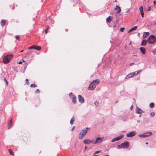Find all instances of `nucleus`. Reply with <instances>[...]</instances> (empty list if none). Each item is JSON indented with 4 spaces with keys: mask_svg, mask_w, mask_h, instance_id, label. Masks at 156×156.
Returning a JSON list of instances; mask_svg holds the SVG:
<instances>
[{
    "mask_svg": "<svg viewBox=\"0 0 156 156\" xmlns=\"http://www.w3.org/2000/svg\"><path fill=\"white\" fill-rule=\"evenodd\" d=\"M9 152L10 154L14 155L13 153L11 150L10 149L9 150Z\"/></svg>",
    "mask_w": 156,
    "mask_h": 156,
    "instance_id": "34",
    "label": "nucleus"
},
{
    "mask_svg": "<svg viewBox=\"0 0 156 156\" xmlns=\"http://www.w3.org/2000/svg\"><path fill=\"white\" fill-rule=\"evenodd\" d=\"M147 40H143L141 43V46H145L146 44V43H147Z\"/></svg>",
    "mask_w": 156,
    "mask_h": 156,
    "instance_id": "21",
    "label": "nucleus"
},
{
    "mask_svg": "<svg viewBox=\"0 0 156 156\" xmlns=\"http://www.w3.org/2000/svg\"><path fill=\"white\" fill-rule=\"evenodd\" d=\"M143 138H145L146 137H147V135H146V134L145 133H144L142 134Z\"/></svg>",
    "mask_w": 156,
    "mask_h": 156,
    "instance_id": "36",
    "label": "nucleus"
},
{
    "mask_svg": "<svg viewBox=\"0 0 156 156\" xmlns=\"http://www.w3.org/2000/svg\"><path fill=\"white\" fill-rule=\"evenodd\" d=\"M12 55H9L5 56L3 58V61L4 63H8L13 57Z\"/></svg>",
    "mask_w": 156,
    "mask_h": 156,
    "instance_id": "1",
    "label": "nucleus"
},
{
    "mask_svg": "<svg viewBox=\"0 0 156 156\" xmlns=\"http://www.w3.org/2000/svg\"><path fill=\"white\" fill-rule=\"evenodd\" d=\"M111 141L112 142H114L113 139H112V140H111Z\"/></svg>",
    "mask_w": 156,
    "mask_h": 156,
    "instance_id": "54",
    "label": "nucleus"
},
{
    "mask_svg": "<svg viewBox=\"0 0 156 156\" xmlns=\"http://www.w3.org/2000/svg\"><path fill=\"white\" fill-rule=\"evenodd\" d=\"M13 125V123L12 122V119H11L10 120V122L8 124V127L9 129H10Z\"/></svg>",
    "mask_w": 156,
    "mask_h": 156,
    "instance_id": "15",
    "label": "nucleus"
},
{
    "mask_svg": "<svg viewBox=\"0 0 156 156\" xmlns=\"http://www.w3.org/2000/svg\"><path fill=\"white\" fill-rule=\"evenodd\" d=\"M29 49H34L37 50H40L41 49V47L40 46L33 45L29 48Z\"/></svg>",
    "mask_w": 156,
    "mask_h": 156,
    "instance_id": "7",
    "label": "nucleus"
},
{
    "mask_svg": "<svg viewBox=\"0 0 156 156\" xmlns=\"http://www.w3.org/2000/svg\"><path fill=\"white\" fill-rule=\"evenodd\" d=\"M101 151H97L95 152V153L94 154V156H98V155H96L97 154L99 153Z\"/></svg>",
    "mask_w": 156,
    "mask_h": 156,
    "instance_id": "29",
    "label": "nucleus"
},
{
    "mask_svg": "<svg viewBox=\"0 0 156 156\" xmlns=\"http://www.w3.org/2000/svg\"><path fill=\"white\" fill-rule=\"evenodd\" d=\"M143 111L140 108L137 107L136 108V113L140 114L143 113Z\"/></svg>",
    "mask_w": 156,
    "mask_h": 156,
    "instance_id": "11",
    "label": "nucleus"
},
{
    "mask_svg": "<svg viewBox=\"0 0 156 156\" xmlns=\"http://www.w3.org/2000/svg\"><path fill=\"white\" fill-rule=\"evenodd\" d=\"M151 7H149L147 11H149L151 10Z\"/></svg>",
    "mask_w": 156,
    "mask_h": 156,
    "instance_id": "46",
    "label": "nucleus"
},
{
    "mask_svg": "<svg viewBox=\"0 0 156 156\" xmlns=\"http://www.w3.org/2000/svg\"><path fill=\"white\" fill-rule=\"evenodd\" d=\"M86 148H87V147H85V149H86Z\"/></svg>",
    "mask_w": 156,
    "mask_h": 156,
    "instance_id": "61",
    "label": "nucleus"
},
{
    "mask_svg": "<svg viewBox=\"0 0 156 156\" xmlns=\"http://www.w3.org/2000/svg\"><path fill=\"white\" fill-rule=\"evenodd\" d=\"M100 81L98 79H97L93 81L91 83L93 82L92 85L94 86V87H96V86L99 83Z\"/></svg>",
    "mask_w": 156,
    "mask_h": 156,
    "instance_id": "9",
    "label": "nucleus"
},
{
    "mask_svg": "<svg viewBox=\"0 0 156 156\" xmlns=\"http://www.w3.org/2000/svg\"><path fill=\"white\" fill-rule=\"evenodd\" d=\"M105 156H109L108 155H106Z\"/></svg>",
    "mask_w": 156,
    "mask_h": 156,
    "instance_id": "60",
    "label": "nucleus"
},
{
    "mask_svg": "<svg viewBox=\"0 0 156 156\" xmlns=\"http://www.w3.org/2000/svg\"><path fill=\"white\" fill-rule=\"evenodd\" d=\"M37 86L36 85H35V84L32 83L30 85V87H34Z\"/></svg>",
    "mask_w": 156,
    "mask_h": 156,
    "instance_id": "31",
    "label": "nucleus"
},
{
    "mask_svg": "<svg viewBox=\"0 0 156 156\" xmlns=\"http://www.w3.org/2000/svg\"><path fill=\"white\" fill-rule=\"evenodd\" d=\"M122 146H121V144L120 145H119L117 146V148L118 149H120V148H122Z\"/></svg>",
    "mask_w": 156,
    "mask_h": 156,
    "instance_id": "35",
    "label": "nucleus"
},
{
    "mask_svg": "<svg viewBox=\"0 0 156 156\" xmlns=\"http://www.w3.org/2000/svg\"><path fill=\"white\" fill-rule=\"evenodd\" d=\"M154 106V103L152 102L150 104V106L151 108H153Z\"/></svg>",
    "mask_w": 156,
    "mask_h": 156,
    "instance_id": "28",
    "label": "nucleus"
},
{
    "mask_svg": "<svg viewBox=\"0 0 156 156\" xmlns=\"http://www.w3.org/2000/svg\"><path fill=\"white\" fill-rule=\"evenodd\" d=\"M128 119V117L126 115H123L121 117V119L124 121H126Z\"/></svg>",
    "mask_w": 156,
    "mask_h": 156,
    "instance_id": "12",
    "label": "nucleus"
},
{
    "mask_svg": "<svg viewBox=\"0 0 156 156\" xmlns=\"http://www.w3.org/2000/svg\"><path fill=\"white\" fill-rule=\"evenodd\" d=\"M137 27L136 26H135L133 27V28L130 29L128 31V33H129L131 32L132 31H133L135 30L136 29Z\"/></svg>",
    "mask_w": 156,
    "mask_h": 156,
    "instance_id": "23",
    "label": "nucleus"
},
{
    "mask_svg": "<svg viewBox=\"0 0 156 156\" xmlns=\"http://www.w3.org/2000/svg\"><path fill=\"white\" fill-rule=\"evenodd\" d=\"M74 127L72 128V131H73V129H74Z\"/></svg>",
    "mask_w": 156,
    "mask_h": 156,
    "instance_id": "56",
    "label": "nucleus"
},
{
    "mask_svg": "<svg viewBox=\"0 0 156 156\" xmlns=\"http://www.w3.org/2000/svg\"><path fill=\"white\" fill-rule=\"evenodd\" d=\"M155 115V113L154 112H152L150 114V116L153 117Z\"/></svg>",
    "mask_w": 156,
    "mask_h": 156,
    "instance_id": "32",
    "label": "nucleus"
},
{
    "mask_svg": "<svg viewBox=\"0 0 156 156\" xmlns=\"http://www.w3.org/2000/svg\"><path fill=\"white\" fill-rule=\"evenodd\" d=\"M119 9L118 10V11H117V13H119L121 11V8H120V7H119L118 5H116L115 6V10H117V9Z\"/></svg>",
    "mask_w": 156,
    "mask_h": 156,
    "instance_id": "16",
    "label": "nucleus"
},
{
    "mask_svg": "<svg viewBox=\"0 0 156 156\" xmlns=\"http://www.w3.org/2000/svg\"><path fill=\"white\" fill-rule=\"evenodd\" d=\"M71 99H72V102L73 103L75 104L76 103V98L75 95H72V98Z\"/></svg>",
    "mask_w": 156,
    "mask_h": 156,
    "instance_id": "13",
    "label": "nucleus"
},
{
    "mask_svg": "<svg viewBox=\"0 0 156 156\" xmlns=\"http://www.w3.org/2000/svg\"><path fill=\"white\" fill-rule=\"evenodd\" d=\"M48 28H49V27H48V28H47V30H48Z\"/></svg>",
    "mask_w": 156,
    "mask_h": 156,
    "instance_id": "64",
    "label": "nucleus"
},
{
    "mask_svg": "<svg viewBox=\"0 0 156 156\" xmlns=\"http://www.w3.org/2000/svg\"><path fill=\"white\" fill-rule=\"evenodd\" d=\"M124 135H121L115 137V140L116 141H118L121 139H122Z\"/></svg>",
    "mask_w": 156,
    "mask_h": 156,
    "instance_id": "18",
    "label": "nucleus"
},
{
    "mask_svg": "<svg viewBox=\"0 0 156 156\" xmlns=\"http://www.w3.org/2000/svg\"><path fill=\"white\" fill-rule=\"evenodd\" d=\"M45 33L46 34H47V33L48 31H47V29H46L45 31Z\"/></svg>",
    "mask_w": 156,
    "mask_h": 156,
    "instance_id": "51",
    "label": "nucleus"
},
{
    "mask_svg": "<svg viewBox=\"0 0 156 156\" xmlns=\"http://www.w3.org/2000/svg\"><path fill=\"white\" fill-rule=\"evenodd\" d=\"M137 122L138 123H140V121L139 120H138L137 121Z\"/></svg>",
    "mask_w": 156,
    "mask_h": 156,
    "instance_id": "50",
    "label": "nucleus"
},
{
    "mask_svg": "<svg viewBox=\"0 0 156 156\" xmlns=\"http://www.w3.org/2000/svg\"><path fill=\"white\" fill-rule=\"evenodd\" d=\"M30 54V53L29 52H27V53H26L25 54L27 55H29Z\"/></svg>",
    "mask_w": 156,
    "mask_h": 156,
    "instance_id": "47",
    "label": "nucleus"
},
{
    "mask_svg": "<svg viewBox=\"0 0 156 156\" xmlns=\"http://www.w3.org/2000/svg\"><path fill=\"white\" fill-rule=\"evenodd\" d=\"M133 76L132 73H131L128 74L126 77L125 79H128L132 77Z\"/></svg>",
    "mask_w": 156,
    "mask_h": 156,
    "instance_id": "22",
    "label": "nucleus"
},
{
    "mask_svg": "<svg viewBox=\"0 0 156 156\" xmlns=\"http://www.w3.org/2000/svg\"><path fill=\"white\" fill-rule=\"evenodd\" d=\"M149 44H153L156 41V39L155 36L153 35H151L147 40Z\"/></svg>",
    "mask_w": 156,
    "mask_h": 156,
    "instance_id": "2",
    "label": "nucleus"
},
{
    "mask_svg": "<svg viewBox=\"0 0 156 156\" xmlns=\"http://www.w3.org/2000/svg\"><path fill=\"white\" fill-rule=\"evenodd\" d=\"M22 63V62L21 61H20L18 62V63L19 64H21Z\"/></svg>",
    "mask_w": 156,
    "mask_h": 156,
    "instance_id": "52",
    "label": "nucleus"
},
{
    "mask_svg": "<svg viewBox=\"0 0 156 156\" xmlns=\"http://www.w3.org/2000/svg\"><path fill=\"white\" fill-rule=\"evenodd\" d=\"M124 28H121L120 29V31L121 32H123L124 31Z\"/></svg>",
    "mask_w": 156,
    "mask_h": 156,
    "instance_id": "41",
    "label": "nucleus"
},
{
    "mask_svg": "<svg viewBox=\"0 0 156 156\" xmlns=\"http://www.w3.org/2000/svg\"><path fill=\"white\" fill-rule=\"evenodd\" d=\"M69 96L70 97V98H72V95H73V93H70L69 94Z\"/></svg>",
    "mask_w": 156,
    "mask_h": 156,
    "instance_id": "39",
    "label": "nucleus"
},
{
    "mask_svg": "<svg viewBox=\"0 0 156 156\" xmlns=\"http://www.w3.org/2000/svg\"><path fill=\"white\" fill-rule=\"evenodd\" d=\"M26 83L28 85L29 84V83L28 82V79H26Z\"/></svg>",
    "mask_w": 156,
    "mask_h": 156,
    "instance_id": "43",
    "label": "nucleus"
},
{
    "mask_svg": "<svg viewBox=\"0 0 156 156\" xmlns=\"http://www.w3.org/2000/svg\"><path fill=\"white\" fill-rule=\"evenodd\" d=\"M103 139V137H98L96 138L95 141L94 143V144H97L99 143L102 142V140Z\"/></svg>",
    "mask_w": 156,
    "mask_h": 156,
    "instance_id": "6",
    "label": "nucleus"
},
{
    "mask_svg": "<svg viewBox=\"0 0 156 156\" xmlns=\"http://www.w3.org/2000/svg\"><path fill=\"white\" fill-rule=\"evenodd\" d=\"M154 25H156V22H155V23H154Z\"/></svg>",
    "mask_w": 156,
    "mask_h": 156,
    "instance_id": "58",
    "label": "nucleus"
},
{
    "mask_svg": "<svg viewBox=\"0 0 156 156\" xmlns=\"http://www.w3.org/2000/svg\"><path fill=\"white\" fill-rule=\"evenodd\" d=\"M113 139V140H114V141H116V140L115 139V138H114Z\"/></svg>",
    "mask_w": 156,
    "mask_h": 156,
    "instance_id": "55",
    "label": "nucleus"
},
{
    "mask_svg": "<svg viewBox=\"0 0 156 156\" xmlns=\"http://www.w3.org/2000/svg\"><path fill=\"white\" fill-rule=\"evenodd\" d=\"M153 52L154 55L156 54V49L153 51Z\"/></svg>",
    "mask_w": 156,
    "mask_h": 156,
    "instance_id": "45",
    "label": "nucleus"
},
{
    "mask_svg": "<svg viewBox=\"0 0 156 156\" xmlns=\"http://www.w3.org/2000/svg\"><path fill=\"white\" fill-rule=\"evenodd\" d=\"M141 71V70H138L132 73L133 76H136L139 74Z\"/></svg>",
    "mask_w": 156,
    "mask_h": 156,
    "instance_id": "14",
    "label": "nucleus"
},
{
    "mask_svg": "<svg viewBox=\"0 0 156 156\" xmlns=\"http://www.w3.org/2000/svg\"><path fill=\"white\" fill-rule=\"evenodd\" d=\"M99 104V102L97 101H95L94 104L96 106H98Z\"/></svg>",
    "mask_w": 156,
    "mask_h": 156,
    "instance_id": "33",
    "label": "nucleus"
},
{
    "mask_svg": "<svg viewBox=\"0 0 156 156\" xmlns=\"http://www.w3.org/2000/svg\"><path fill=\"white\" fill-rule=\"evenodd\" d=\"M75 118L74 117H73L70 121V124H71V125H73V122H74L75 121Z\"/></svg>",
    "mask_w": 156,
    "mask_h": 156,
    "instance_id": "25",
    "label": "nucleus"
},
{
    "mask_svg": "<svg viewBox=\"0 0 156 156\" xmlns=\"http://www.w3.org/2000/svg\"><path fill=\"white\" fill-rule=\"evenodd\" d=\"M15 38H16V39L19 40L20 38V37L18 35H16V36H15Z\"/></svg>",
    "mask_w": 156,
    "mask_h": 156,
    "instance_id": "38",
    "label": "nucleus"
},
{
    "mask_svg": "<svg viewBox=\"0 0 156 156\" xmlns=\"http://www.w3.org/2000/svg\"><path fill=\"white\" fill-rule=\"evenodd\" d=\"M138 136L140 137H142L143 138V136H142V134H140V135H139Z\"/></svg>",
    "mask_w": 156,
    "mask_h": 156,
    "instance_id": "48",
    "label": "nucleus"
},
{
    "mask_svg": "<svg viewBox=\"0 0 156 156\" xmlns=\"http://www.w3.org/2000/svg\"><path fill=\"white\" fill-rule=\"evenodd\" d=\"M23 62H25V61L24 60H23Z\"/></svg>",
    "mask_w": 156,
    "mask_h": 156,
    "instance_id": "62",
    "label": "nucleus"
},
{
    "mask_svg": "<svg viewBox=\"0 0 156 156\" xmlns=\"http://www.w3.org/2000/svg\"><path fill=\"white\" fill-rule=\"evenodd\" d=\"M40 90L39 89H37L35 91V92L36 93H38L39 92H40Z\"/></svg>",
    "mask_w": 156,
    "mask_h": 156,
    "instance_id": "42",
    "label": "nucleus"
},
{
    "mask_svg": "<svg viewBox=\"0 0 156 156\" xmlns=\"http://www.w3.org/2000/svg\"><path fill=\"white\" fill-rule=\"evenodd\" d=\"M140 50L141 52H142V53L144 54L146 52V50L145 48L144 47H140Z\"/></svg>",
    "mask_w": 156,
    "mask_h": 156,
    "instance_id": "19",
    "label": "nucleus"
},
{
    "mask_svg": "<svg viewBox=\"0 0 156 156\" xmlns=\"http://www.w3.org/2000/svg\"><path fill=\"white\" fill-rule=\"evenodd\" d=\"M149 33L148 32H144L143 35V37L144 38L146 37L147 36L149 35Z\"/></svg>",
    "mask_w": 156,
    "mask_h": 156,
    "instance_id": "26",
    "label": "nucleus"
},
{
    "mask_svg": "<svg viewBox=\"0 0 156 156\" xmlns=\"http://www.w3.org/2000/svg\"><path fill=\"white\" fill-rule=\"evenodd\" d=\"M139 9L140 10V12L143 11V8L142 6H140L139 8Z\"/></svg>",
    "mask_w": 156,
    "mask_h": 156,
    "instance_id": "30",
    "label": "nucleus"
},
{
    "mask_svg": "<svg viewBox=\"0 0 156 156\" xmlns=\"http://www.w3.org/2000/svg\"><path fill=\"white\" fill-rule=\"evenodd\" d=\"M136 134L135 131H133L126 134L127 136L128 137H132Z\"/></svg>",
    "mask_w": 156,
    "mask_h": 156,
    "instance_id": "4",
    "label": "nucleus"
},
{
    "mask_svg": "<svg viewBox=\"0 0 156 156\" xmlns=\"http://www.w3.org/2000/svg\"><path fill=\"white\" fill-rule=\"evenodd\" d=\"M94 140H90V143H93L94 144Z\"/></svg>",
    "mask_w": 156,
    "mask_h": 156,
    "instance_id": "44",
    "label": "nucleus"
},
{
    "mask_svg": "<svg viewBox=\"0 0 156 156\" xmlns=\"http://www.w3.org/2000/svg\"><path fill=\"white\" fill-rule=\"evenodd\" d=\"M129 143L128 141L124 142L121 144V145L122 146V148H128L129 147Z\"/></svg>",
    "mask_w": 156,
    "mask_h": 156,
    "instance_id": "5",
    "label": "nucleus"
},
{
    "mask_svg": "<svg viewBox=\"0 0 156 156\" xmlns=\"http://www.w3.org/2000/svg\"><path fill=\"white\" fill-rule=\"evenodd\" d=\"M5 23H6L5 21L4 20H2L1 22V25L2 27H3L5 25Z\"/></svg>",
    "mask_w": 156,
    "mask_h": 156,
    "instance_id": "24",
    "label": "nucleus"
},
{
    "mask_svg": "<svg viewBox=\"0 0 156 156\" xmlns=\"http://www.w3.org/2000/svg\"><path fill=\"white\" fill-rule=\"evenodd\" d=\"M4 80L6 85H7L8 84V82L7 81V80H6V79L5 78H4Z\"/></svg>",
    "mask_w": 156,
    "mask_h": 156,
    "instance_id": "40",
    "label": "nucleus"
},
{
    "mask_svg": "<svg viewBox=\"0 0 156 156\" xmlns=\"http://www.w3.org/2000/svg\"><path fill=\"white\" fill-rule=\"evenodd\" d=\"M146 134V135H147V137L151 135L152 134V133L151 132H149L145 133Z\"/></svg>",
    "mask_w": 156,
    "mask_h": 156,
    "instance_id": "27",
    "label": "nucleus"
},
{
    "mask_svg": "<svg viewBox=\"0 0 156 156\" xmlns=\"http://www.w3.org/2000/svg\"><path fill=\"white\" fill-rule=\"evenodd\" d=\"M90 128L87 127L85 128L80 132L79 135V138L81 139L83 138V136H85L87 132V130L90 129Z\"/></svg>",
    "mask_w": 156,
    "mask_h": 156,
    "instance_id": "3",
    "label": "nucleus"
},
{
    "mask_svg": "<svg viewBox=\"0 0 156 156\" xmlns=\"http://www.w3.org/2000/svg\"><path fill=\"white\" fill-rule=\"evenodd\" d=\"M83 143L85 144H90V140L88 139H86L83 141Z\"/></svg>",
    "mask_w": 156,
    "mask_h": 156,
    "instance_id": "20",
    "label": "nucleus"
},
{
    "mask_svg": "<svg viewBox=\"0 0 156 156\" xmlns=\"http://www.w3.org/2000/svg\"><path fill=\"white\" fill-rule=\"evenodd\" d=\"M23 50H21V51H20V52H23Z\"/></svg>",
    "mask_w": 156,
    "mask_h": 156,
    "instance_id": "57",
    "label": "nucleus"
},
{
    "mask_svg": "<svg viewBox=\"0 0 156 156\" xmlns=\"http://www.w3.org/2000/svg\"><path fill=\"white\" fill-rule=\"evenodd\" d=\"M146 144L147 145L148 144V143L147 142H146Z\"/></svg>",
    "mask_w": 156,
    "mask_h": 156,
    "instance_id": "59",
    "label": "nucleus"
},
{
    "mask_svg": "<svg viewBox=\"0 0 156 156\" xmlns=\"http://www.w3.org/2000/svg\"><path fill=\"white\" fill-rule=\"evenodd\" d=\"M153 3L154 4H156V1H154V2H153Z\"/></svg>",
    "mask_w": 156,
    "mask_h": 156,
    "instance_id": "53",
    "label": "nucleus"
},
{
    "mask_svg": "<svg viewBox=\"0 0 156 156\" xmlns=\"http://www.w3.org/2000/svg\"><path fill=\"white\" fill-rule=\"evenodd\" d=\"M141 116V115H140L139 116V117H140Z\"/></svg>",
    "mask_w": 156,
    "mask_h": 156,
    "instance_id": "63",
    "label": "nucleus"
},
{
    "mask_svg": "<svg viewBox=\"0 0 156 156\" xmlns=\"http://www.w3.org/2000/svg\"><path fill=\"white\" fill-rule=\"evenodd\" d=\"M78 98L79 102L81 103H83L84 102V100L83 98L81 95H79L78 96Z\"/></svg>",
    "mask_w": 156,
    "mask_h": 156,
    "instance_id": "8",
    "label": "nucleus"
},
{
    "mask_svg": "<svg viewBox=\"0 0 156 156\" xmlns=\"http://www.w3.org/2000/svg\"><path fill=\"white\" fill-rule=\"evenodd\" d=\"M133 109V105H132L130 107V110H132Z\"/></svg>",
    "mask_w": 156,
    "mask_h": 156,
    "instance_id": "49",
    "label": "nucleus"
},
{
    "mask_svg": "<svg viewBox=\"0 0 156 156\" xmlns=\"http://www.w3.org/2000/svg\"><path fill=\"white\" fill-rule=\"evenodd\" d=\"M93 83V82L91 83L88 87L87 88V89L89 90H93L95 88V87H94V86L92 85V84Z\"/></svg>",
    "mask_w": 156,
    "mask_h": 156,
    "instance_id": "10",
    "label": "nucleus"
},
{
    "mask_svg": "<svg viewBox=\"0 0 156 156\" xmlns=\"http://www.w3.org/2000/svg\"><path fill=\"white\" fill-rule=\"evenodd\" d=\"M112 17L110 16H109L106 19V21L108 23L111 22L112 20Z\"/></svg>",
    "mask_w": 156,
    "mask_h": 156,
    "instance_id": "17",
    "label": "nucleus"
},
{
    "mask_svg": "<svg viewBox=\"0 0 156 156\" xmlns=\"http://www.w3.org/2000/svg\"><path fill=\"white\" fill-rule=\"evenodd\" d=\"M140 13L141 14V16H142V17L143 18L144 16V11L140 12Z\"/></svg>",
    "mask_w": 156,
    "mask_h": 156,
    "instance_id": "37",
    "label": "nucleus"
}]
</instances>
